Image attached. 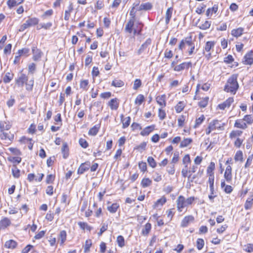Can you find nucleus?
<instances>
[{
  "label": "nucleus",
  "instance_id": "nucleus-1",
  "mask_svg": "<svg viewBox=\"0 0 253 253\" xmlns=\"http://www.w3.org/2000/svg\"><path fill=\"white\" fill-rule=\"evenodd\" d=\"M238 75H232L227 80L224 86V90L227 92H231L235 94L239 88L237 82Z\"/></svg>",
  "mask_w": 253,
  "mask_h": 253
},
{
  "label": "nucleus",
  "instance_id": "nucleus-2",
  "mask_svg": "<svg viewBox=\"0 0 253 253\" xmlns=\"http://www.w3.org/2000/svg\"><path fill=\"white\" fill-rule=\"evenodd\" d=\"M39 21V19L37 18H30L26 21L25 23H24L20 26L19 31L20 32H23L25 29H26L28 27L35 26L38 24Z\"/></svg>",
  "mask_w": 253,
  "mask_h": 253
},
{
  "label": "nucleus",
  "instance_id": "nucleus-3",
  "mask_svg": "<svg viewBox=\"0 0 253 253\" xmlns=\"http://www.w3.org/2000/svg\"><path fill=\"white\" fill-rule=\"evenodd\" d=\"M177 210L179 212H182L183 209L187 206L186 200L184 196H179L176 200Z\"/></svg>",
  "mask_w": 253,
  "mask_h": 253
},
{
  "label": "nucleus",
  "instance_id": "nucleus-4",
  "mask_svg": "<svg viewBox=\"0 0 253 253\" xmlns=\"http://www.w3.org/2000/svg\"><path fill=\"white\" fill-rule=\"evenodd\" d=\"M32 51L33 54V59L35 61L39 60L42 57L43 54V53L42 51L37 48L36 46H33L32 47Z\"/></svg>",
  "mask_w": 253,
  "mask_h": 253
},
{
  "label": "nucleus",
  "instance_id": "nucleus-5",
  "mask_svg": "<svg viewBox=\"0 0 253 253\" xmlns=\"http://www.w3.org/2000/svg\"><path fill=\"white\" fill-rule=\"evenodd\" d=\"M192 66V63L190 62H183L179 65H176L174 67V70L177 72H180L184 69H188Z\"/></svg>",
  "mask_w": 253,
  "mask_h": 253
},
{
  "label": "nucleus",
  "instance_id": "nucleus-6",
  "mask_svg": "<svg viewBox=\"0 0 253 253\" xmlns=\"http://www.w3.org/2000/svg\"><path fill=\"white\" fill-rule=\"evenodd\" d=\"M218 121L217 120H213L209 124L208 128L206 130V132L207 135L209 134L212 131L215 130Z\"/></svg>",
  "mask_w": 253,
  "mask_h": 253
},
{
  "label": "nucleus",
  "instance_id": "nucleus-7",
  "mask_svg": "<svg viewBox=\"0 0 253 253\" xmlns=\"http://www.w3.org/2000/svg\"><path fill=\"white\" fill-rule=\"evenodd\" d=\"M194 220V217L192 215L186 216L181 221V226L182 227H187Z\"/></svg>",
  "mask_w": 253,
  "mask_h": 253
},
{
  "label": "nucleus",
  "instance_id": "nucleus-8",
  "mask_svg": "<svg viewBox=\"0 0 253 253\" xmlns=\"http://www.w3.org/2000/svg\"><path fill=\"white\" fill-rule=\"evenodd\" d=\"M27 81L28 77L24 74H21L16 80V83L18 86H23Z\"/></svg>",
  "mask_w": 253,
  "mask_h": 253
},
{
  "label": "nucleus",
  "instance_id": "nucleus-9",
  "mask_svg": "<svg viewBox=\"0 0 253 253\" xmlns=\"http://www.w3.org/2000/svg\"><path fill=\"white\" fill-rule=\"evenodd\" d=\"M234 99L233 97H229L223 103L218 105L220 109L224 110L226 108H229L231 104L233 102Z\"/></svg>",
  "mask_w": 253,
  "mask_h": 253
},
{
  "label": "nucleus",
  "instance_id": "nucleus-10",
  "mask_svg": "<svg viewBox=\"0 0 253 253\" xmlns=\"http://www.w3.org/2000/svg\"><path fill=\"white\" fill-rule=\"evenodd\" d=\"M90 167V165L89 162L82 164L78 169V173L79 174L84 173L85 171L88 170Z\"/></svg>",
  "mask_w": 253,
  "mask_h": 253
},
{
  "label": "nucleus",
  "instance_id": "nucleus-11",
  "mask_svg": "<svg viewBox=\"0 0 253 253\" xmlns=\"http://www.w3.org/2000/svg\"><path fill=\"white\" fill-rule=\"evenodd\" d=\"M156 99L157 103L162 107L166 106V95L165 94L158 96Z\"/></svg>",
  "mask_w": 253,
  "mask_h": 253
},
{
  "label": "nucleus",
  "instance_id": "nucleus-12",
  "mask_svg": "<svg viewBox=\"0 0 253 253\" xmlns=\"http://www.w3.org/2000/svg\"><path fill=\"white\" fill-rule=\"evenodd\" d=\"M243 119L237 120L234 124V127L243 129H246L248 126L247 124L244 122Z\"/></svg>",
  "mask_w": 253,
  "mask_h": 253
},
{
  "label": "nucleus",
  "instance_id": "nucleus-13",
  "mask_svg": "<svg viewBox=\"0 0 253 253\" xmlns=\"http://www.w3.org/2000/svg\"><path fill=\"white\" fill-rule=\"evenodd\" d=\"M253 52L251 51L248 52L244 56L245 62L246 64L252 65L253 64Z\"/></svg>",
  "mask_w": 253,
  "mask_h": 253
},
{
  "label": "nucleus",
  "instance_id": "nucleus-14",
  "mask_svg": "<svg viewBox=\"0 0 253 253\" xmlns=\"http://www.w3.org/2000/svg\"><path fill=\"white\" fill-rule=\"evenodd\" d=\"M10 224V220L7 217H4L0 221V229H5Z\"/></svg>",
  "mask_w": 253,
  "mask_h": 253
},
{
  "label": "nucleus",
  "instance_id": "nucleus-15",
  "mask_svg": "<svg viewBox=\"0 0 253 253\" xmlns=\"http://www.w3.org/2000/svg\"><path fill=\"white\" fill-rule=\"evenodd\" d=\"M187 45H192L190 42V37H187L185 39L182 40L178 47L179 49L182 50Z\"/></svg>",
  "mask_w": 253,
  "mask_h": 253
},
{
  "label": "nucleus",
  "instance_id": "nucleus-16",
  "mask_svg": "<svg viewBox=\"0 0 253 253\" xmlns=\"http://www.w3.org/2000/svg\"><path fill=\"white\" fill-rule=\"evenodd\" d=\"M155 126L154 125L148 126L145 127L140 132L142 136L148 135L154 129Z\"/></svg>",
  "mask_w": 253,
  "mask_h": 253
},
{
  "label": "nucleus",
  "instance_id": "nucleus-17",
  "mask_svg": "<svg viewBox=\"0 0 253 253\" xmlns=\"http://www.w3.org/2000/svg\"><path fill=\"white\" fill-rule=\"evenodd\" d=\"M151 43V40L150 39H148L145 41V42L143 43L140 48L139 49L138 51V54H140L142 52H143L147 48V47L150 45Z\"/></svg>",
  "mask_w": 253,
  "mask_h": 253
},
{
  "label": "nucleus",
  "instance_id": "nucleus-18",
  "mask_svg": "<svg viewBox=\"0 0 253 253\" xmlns=\"http://www.w3.org/2000/svg\"><path fill=\"white\" fill-rule=\"evenodd\" d=\"M73 10V4L72 2H70L69 5L68 7V9L65 11L64 19L66 21L69 20L70 17V14Z\"/></svg>",
  "mask_w": 253,
  "mask_h": 253
},
{
  "label": "nucleus",
  "instance_id": "nucleus-19",
  "mask_svg": "<svg viewBox=\"0 0 253 253\" xmlns=\"http://www.w3.org/2000/svg\"><path fill=\"white\" fill-rule=\"evenodd\" d=\"M17 245L16 241L13 240H9L5 243L4 246L7 249H13L16 248Z\"/></svg>",
  "mask_w": 253,
  "mask_h": 253
},
{
  "label": "nucleus",
  "instance_id": "nucleus-20",
  "mask_svg": "<svg viewBox=\"0 0 253 253\" xmlns=\"http://www.w3.org/2000/svg\"><path fill=\"white\" fill-rule=\"evenodd\" d=\"M244 30V28L241 27L233 29L231 31V35L235 37H239L242 35Z\"/></svg>",
  "mask_w": 253,
  "mask_h": 253
},
{
  "label": "nucleus",
  "instance_id": "nucleus-21",
  "mask_svg": "<svg viewBox=\"0 0 253 253\" xmlns=\"http://www.w3.org/2000/svg\"><path fill=\"white\" fill-rule=\"evenodd\" d=\"M63 157L64 159H67L69 156V148L66 143H64L61 149Z\"/></svg>",
  "mask_w": 253,
  "mask_h": 253
},
{
  "label": "nucleus",
  "instance_id": "nucleus-22",
  "mask_svg": "<svg viewBox=\"0 0 253 253\" xmlns=\"http://www.w3.org/2000/svg\"><path fill=\"white\" fill-rule=\"evenodd\" d=\"M24 0H8L7 4L9 8H11L21 4L23 2Z\"/></svg>",
  "mask_w": 253,
  "mask_h": 253
},
{
  "label": "nucleus",
  "instance_id": "nucleus-23",
  "mask_svg": "<svg viewBox=\"0 0 253 253\" xmlns=\"http://www.w3.org/2000/svg\"><path fill=\"white\" fill-rule=\"evenodd\" d=\"M10 127L11 126L8 122L2 121H0V129L1 131L7 130L10 129Z\"/></svg>",
  "mask_w": 253,
  "mask_h": 253
},
{
  "label": "nucleus",
  "instance_id": "nucleus-24",
  "mask_svg": "<svg viewBox=\"0 0 253 253\" xmlns=\"http://www.w3.org/2000/svg\"><path fill=\"white\" fill-rule=\"evenodd\" d=\"M151 229V224L150 223H147L142 230V234L144 236H147L150 232Z\"/></svg>",
  "mask_w": 253,
  "mask_h": 253
},
{
  "label": "nucleus",
  "instance_id": "nucleus-25",
  "mask_svg": "<svg viewBox=\"0 0 253 253\" xmlns=\"http://www.w3.org/2000/svg\"><path fill=\"white\" fill-rule=\"evenodd\" d=\"M14 75L10 72H7L3 79V81L5 84H7L10 82L13 78Z\"/></svg>",
  "mask_w": 253,
  "mask_h": 253
},
{
  "label": "nucleus",
  "instance_id": "nucleus-26",
  "mask_svg": "<svg viewBox=\"0 0 253 253\" xmlns=\"http://www.w3.org/2000/svg\"><path fill=\"white\" fill-rule=\"evenodd\" d=\"M66 236L67 234L65 231L62 230L60 232L59 242H60V244L61 245H62L65 242L66 240Z\"/></svg>",
  "mask_w": 253,
  "mask_h": 253
},
{
  "label": "nucleus",
  "instance_id": "nucleus-27",
  "mask_svg": "<svg viewBox=\"0 0 253 253\" xmlns=\"http://www.w3.org/2000/svg\"><path fill=\"white\" fill-rule=\"evenodd\" d=\"M100 126L99 125H96L91 127L88 131V134L89 135H95L98 132Z\"/></svg>",
  "mask_w": 253,
  "mask_h": 253
},
{
  "label": "nucleus",
  "instance_id": "nucleus-28",
  "mask_svg": "<svg viewBox=\"0 0 253 253\" xmlns=\"http://www.w3.org/2000/svg\"><path fill=\"white\" fill-rule=\"evenodd\" d=\"M152 7L151 4L149 2L142 3L138 7V10H148L151 9Z\"/></svg>",
  "mask_w": 253,
  "mask_h": 253
},
{
  "label": "nucleus",
  "instance_id": "nucleus-29",
  "mask_svg": "<svg viewBox=\"0 0 253 253\" xmlns=\"http://www.w3.org/2000/svg\"><path fill=\"white\" fill-rule=\"evenodd\" d=\"M172 13V8L169 7L167 10V11L166 13V24H168L169 23L170 18L171 17Z\"/></svg>",
  "mask_w": 253,
  "mask_h": 253
},
{
  "label": "nucleus",
  "instance_id": "nucleus-30",
  "mask_svg": "<svg viewBox=\"0 0 253 253\" xmlns=\"http://www.w3.org/2000/svg\"><path fill=\"white\" fill-rule=\"evenodd\" d=\"M134 25V20L130 19L126 26V30L129 33H131L132 32V28Z\"/></svg>",
  "mask_w": 253,
  "mask_h": 253
},
{
  "label": "nucleus",
  "instance_id": "nucleus-31",
  "mask_svg": "<svg viewBox=\"0 0 253 253\" xmlns=\"http://www.w3.org/2000/svg\"><path fill=\"white\" fill-rule=\"evenodd\" d=\"M234 160L235 161H243V154L242 151H237L234 156Z\"/></svg>",
  "mask_w": 253,
  "mask_h": 253
},
{
  "label": "nucleus",
  "instance_id": "nucleus-32",
  "mask_svg": "<svg viewBox=\"0 0 253 253\" xmlns=\"http://www.w3.org/2000/svg\"><path fill=\"white\" fill-rule=\"evenodd\" d=\"M211 22L209 21H205L203 24H199L197 25V27L201 30H205L209 29L210 27Z\"/></svg>",
  "mask_w": 253,
  "mask_h": 253
},
{
  "label": "nucleus",
  "instance_id": "nucleus-33",
  "mask_svg": "<svg viewBox=\"0 0 253 253\" xmlns=\"http://www.w3.org/2000/svg\"><path fill=\"white\" fill-rule=\"evenodd\" d=\"M253 195H252L250 198H248L244 205V208L246 210L250 209L253 205Z\"/></svg>",
  "mask_w": 253,
  "mask_h": 253
},
{
  "label": "nucleus",
  "instance_id": "nucleus-34",
  "mask_svg": "<svg viewBox=\"0 0 253 253\" xmlns=\"http://www.w3.org/2000/svg\"><path fill=\"white\" fill-rule=\"evenodd\" d=\"M185 107V103L183 101H179L175 106V109L177 113H180L183 111Z\"/></svg>",
  "mask_w": 253,
  "mask_h": 253
},
{
  "label": "nucleus",
  "instance_id": "nucleus-35",
  "mask_svg": "<svg viewBox=\"0 0 253 253\" xmlns=\"http://www.w3.org/2000/svg\"><path fill=\"white\" fill-rule=\"evenodd\" d=\"M243 133V131L239 130H233L232 131L230 134H229V137L231 139L235 138L236 137L240 136L242 135Z\"/></svg>",
  "mask_w": 253,
  "mask_h": 253
},
{
  "label": "nucleus",
  "instance_id": "nucleus-36",
  "mask_svg": "<svg viewBox=\"0 0 253 253\" xmlns=\"http://www.w3.org/2000/svg\"><path fill=\"white\" fill-rule=\"evenodd\" d=\"M151 184L152 181L148 178H144L141 182V185L143 188L147 187Z\"/></svg>",
  "mask_w": 253,
  "mask_h": 253
},
{
  "label": "nucleus",
  "instance_id": "nucleus-37",
  "mask_svg": "<svg viewBox=\"0 0 253 253\" xmlns=\"http://www.w3.org/2000/svg\"><path fill=\"white\" fill-rule=\"evenodd\" d=\"M167 201V199L165 197H162L158 199L155 203V208H158L159 206H162Z\"/></svg>",
  "mask_w": 253,
  "mask_h": 253
},
{
  "label": "nucleus",
  "instance_id": "nucleus-38",
  "mask_svg": "<svg viewBox=\"0 0 253 253\" xmlns=\"http://www.w3.org/2000/svg\"><path fill=\"white\" fill-rule=\"evenodd\" d=\"M224 178L228 183H231L232 180V174L231 171H225Z\"/></svg>",
  "mask_w": 253,
  "mask_h": 253
},
{
  "label": "nucleus",
  "instance_id": "nucleus-39",
  "mask_svg": "<svg viewBox=\"0 0 253 253\" xmlns=\"http://www.w3.org/2000/svg\"><path fill=\"white\" fill-rule=\"evenodd\" d=\"M218 10V5L214 4L212 8H209L207 9L206 12V15L207 16H209L210 14H212V13H216Z\"/></svg>",
  "mask_w": 253,
  "mask_h": 253
},
{
  "label": "nucleus",
  "instance_id": "nucleus-40",
  "mask_svg": "<svg viewBox=\"0 0 253 253\" xmlns=\"http://www.w3.org/2000/svg\"><path fill=\"white\" fill-rule=\"evenodd\" d=\"M215 43L214 42L209 41L207 42L206 43V45L204 47V51L207 52H209L212 47H213L214 46Z\"/></svg>",
  "mask_w": 253,
  "mask_h": 253
},
{
  "label": "nucleus",
  "instance_id": "nucleus-41",
  "mask_svg": "<svg viewBox=\"0 0 253 253\" xmlns=\"http://www.w3.org/2000/svg\"><path fill=\"white\" fill-rule=\"evenodd\" d=\"M192 141V139L191 138H185L184 140H183L180 145V147L183 148V147H187L189 144H190Z\"/></svg>",
  "mask_w": 253,
  "mask_h": 253
},
{
  "label": "nucleus",
  "instance_id": "nucleus-42",
  "mask_svg": "<svg viewBox=\"0 0 253 253\" xmlns=\"http://www.w3.org/2000/svg\"><path fill=\"white\" fill-rule=\"evenodd\" d=\"M209 98L206 97L202 99V100L199 102V106L201 108H205L207 106Z\"/></svg>",
  "mask_w": 253,
  "mask_h": 253
},
{
  "label": "nucleus",
  "instance_id": "nucleus-43",
  "mask_svg": "<svg viewBox=\"0 0 253 253\" xmlns=\"http://www.w3.org/2000/svg\"><path fill=\"white\" fill-rule=\"evenodd\" d=\"M78 225H79L80 227L83 230L86 229L87 230L90 231L92 228L91 226H89L86 223L84 222H79L78 223Z\"/></svg>",
  "mask_w": 253,
  "mask_h": 253
},
{
  "label": "nucleus",
  "instance_id": "nucleus-44",
  "mask_svg": "<svg viewBox=\"0 0 253 253\" xmlns=\"http://www.w3.org/2000/svg\"><path fill=\"white\" fill-rule=\"evenodd\" d=\"M215 169V164L214 162H211L207 168V173L209 174V175L210 174H214L213 171Z\"/></svg>",
  "mask_w": 253,
  "mask_h": 253
},
{
  "label": "nucleus",
  "instance_id": "nucleus-45",
  "mask_svg": "<svg viewBox=\"0 0 253 253\" xmlns=\"http://www.w3.org/2000/svg\"><path fill=\"white\" fill-rule=\"evenodd\" d=\"M2 132L0 134V138L1 139H4L6 140L8 139L10 141H11L12 139H13V135H9L6 132H4L3 131H2Z\"/></svg>",
  "mask_w": 253,
  "mask_h": 253
},
{
  "label": "nucleus",
  "instance_id": "nucleus-46",
  "mask_svg": "<svg viewBox=\"0 0 253 253\" xmlns=\"http://www.w3.org/2000/svg\"><path fill=\"white\" fill-rule=\"evenodd\" d=\"M243 120L249 125H251L253 123V116L251 115H246L244 116Z\"/></svg>",
  "mask_w": 253,
  "mask_h": 253
},
{
  "label": "nucleus",
  "instance_id": "nucleus-47",
  "mask_svg": "<svg viewBox=\"0 0 253 253\" xmlns=\"http://www.w3.org/2000/svg\"><path fill=\"white\" fill-rule=\"evenodd\" d=\"M122 122L123 123V127L124 128H126L128 127L130 124V117H127L126 118L123 119H122Z\"/></svg>",
  "mask_w": 253,
  "mask_h": 253
},
{
  "label": "nucleus",
  "instance_id": "nucleus-48",
  "mask_svg": "<svg viewBox=\"0 0 253 253\" xmlns=\"http://www.w3.org/2000/svg\"><path fill=\"white\" fill-rule=\"evenodd\" d=\"M124 85V83L120 80H114L112 82V85L115 87H122Z\"/></svg>",
  "mask_w": 253,
  "mask_h": 253
},
{
  "label": "nucleus",
  "instance_id": "nucleus-49",
  "mask_svg": "<svg viewBox=\"0 0 253 253\" xmlns=\"http://www.w3.org/2000/svg\"><path fill=\"white\" fill-rule=\"evenodd\" d=\"M26 89L28 91H31L34 85V79H32L26 82Z\"/></svg>",
  "mask_w": 253,
  "mask_h": 253
},
{
  "label": "nucleus",
  "instance_id": "nucleus-50",
  "mask_svg": "<svg viewBox=\"0 0 253 253\" xmlns=\"http://www.w3.org/2000/svg\"><path fill=\"white\" fill-rule=\"evenodd\" d=\"M147 162L149 165L153 168L156 167V162L152 157H148L147 158Z\"/></svg>",
  "mask_w": 253,
  "mask_h": 253
},
{
  "label": "nucleus",
  "instance_id": "nucleus-51",
  "mask_svg": "<svg viewBox=\"0 0 253 253\" xmlns=\"http://www.w3.org/2000/svg\"><path fill=\"white\" fill-rule=\"evenodd\" d=\"M144 97L142 94H139L135 100V103L139 105H141L144 101Z\"/></svg>",
  "mask_w": 253,
  "mask_h": 253
},
{
  "label": "nucleus",
  "instance_id": "nucleus-52",
  "mask_svg": "<svg viewBox=\"0 0 253 253\" xmlns=\"http://www.w3.org/2000/svg\"><path fill=\"white\" fill-rule=\"evenodd\" d=\"M119 101L115 98V99H112V110H116L119 106Z\"/></svg>",
  "mask_w": 253,
  "mask_h": 253
},
{
  "label": "nucleus",
  "instance_id": "nucleus-53",
  "mask_svg": "<svg viewBox=\"0 0 253 253\" xmlns=\"http://www.w3.org/2000/svg\"><path fill=\"white\" fill-rule=\"evenodd\" d=\"M190 37V42H191V45H192H192H187V46L189 47V49H188L189 55H191L194 52L195 44L192 42V37Z\"/></svg>",
  "mask_w": 253,
  "mask_h": 253
},
{
  "label": "nucleus",
  "instance_id": "nucleus-54",
  "mask_svg": "<svg viewBox=\"0 0 253 253\" xmlns=\"http://www.w3.org/2000/svg\"><path fill=\"white\" fill-rule=\"evenodd\" d=\"M92 245V242L90 240H87L85 241L84 245V252L85 253L88 252L89 251L90 248Z\"/></svg>",
  "mask_w": 253,
  "mask_h": 253
},
{
  "label": "nucleus",
  "instance_id": "nucleus-55",
  "mask_svg": "<svg viewBox=\"0 0 253 253\" xmlns=\"http://www.w3.org/2000/svg\"><path fill=\"white\" fill-rule=\"evenodd\" d=\"M117 242L119 247H123L125 245L124 238L122 236H119L117 239Z\"/></svg>",
  "mask_w": 253,
  "mask_h": 253
},
{
  "label": "nucleus",
  "instance_id": "nucleus-56",
  "mask_svg": "<svg viewBox=\"0 0 253 253\" xmlns=\"http://www.w3.org/2000/svg\"><path fill=\"white\" fill-rule=\"evenodd\" d=\"M253 160V154H252L251 155L249 156V157L247 160L246 163L244 167L245 168H249L251 165V164L252 163Z\"/></svg>",
  "mask_w": 253,
  "mask_h": 253
},
{
  "label": "nucleus",
  "instance_id": "nucleus-57",
  "mask_svg": "<svg viewBox=\"0 0 253 253\" xmlns=\"http://www.w3.org/2000/svg\"><path fill=\"white\" fill-rule=\"evenodd\" d=\"M158 116L161 120H163L166 117V113L162 108L159 109Z\"/></svg>",
  "mask_w": 253,
  "mask_h": 253
},
{
  "label": "nucleus",
  "instance_id": "nucleus-58",
  "mask_svg": "<svg viewBox=\"0 0 253 253\" xmlns=\"http://www.w3.org/2000/svg\"><path fill=\"white\" fill-rule=\"evenodd\" d=\"M204 120H205V117L203 115L201 116L199 118H197L196 120L195 125L194 127L195 128L197 127L198 126H199L202 123V122L204 121Z\"/></svg>",
  "mask_w": 253,
  "mask_h": 253
},
{
  "label": "nucleus",
  "instance_id": "nucleus-59",
  "mask_svg": "<svg viewBox=\"0 0 253 253\" xmlns=\"http://www.w3.org/2000/svg\"><path fill=\"white\" fill-rule=\"evenodd\" d=\"M197 248L199 250H201L204 245V241L202 239L199 238L197 239Z\"/></svg>",
  "mask_w": 253,
  "mask_h": 253
},
{
  "label": "nucleus",
  "instance_id": "nucleus-60",
  "mask_svg": "<svg viewBox=\"0 0 253 253\" xmlns=\"http://www.w3.org/2000/svg\"><path fill=\"white\" fill-rule=\"evenodd\" d=\"M12 173L15 178H18L20 176V170L16 167L12 169Z\"/></svg>",
  "mask_w": 253,
  "mask_h": 253
},
{
  "label": "nucleus",
  "instance_id": "nucleus-61",
  "mask_svg": "<svg viewBox=\"0 0 253 253\" xmlns=\"http://www.w3.org/2000/svg\"><path fill=\"white\" fill-rule=\"evenodd\" d=\"M141 85V81L139 79H136L134 81L133 88L137 90Z\"/></svg>",
  "mask_w": 253,
  "mask_h": 253
},
{
  "label": "nucleus",
  "instance_id": "nucleus-62",
  "mask_svg": "<svg viewBox=\"0 0 253 253\" xmlns=\"http://www.w3.org/2000/svg\"><path fill=\"white\" fill-rule=\"evenodd\" d=\"M138 167L141 171L143 172L147 170V165L145 162H141L139 163Z\"/></svg>",
  "mask_w": 253,
  "mask_h": 253
},
{
  "label": "nucleus",
  "instance_id": "nucleus-63",
  "mask_svg": "<svg viewBox=\"0 0 253 253\" xmlns=\"http://www.w3.org/2000/svg\"><path fill=\"white\" fill-rule=\"evenodd\" d=\"M88 84V82L87 80L81 81L80 83V87L83 89L86 90Z\"/></svg>",
  "mask_w": 253,
  "mask_h": 253
},
{
  "label": "nucleus",
  "instance_id": "nucleus-64",
  "mask_svg": "<svg viewBox=\"0 0 253 253\" xmlns=\"http://www.w3.org/2000/svg\"><path fill=\"white\" fill-rule=\"evenodd\" d=\"M30 51V49L28 48H24L18 51V54L21 56L23 54H27Z\"/></svg>",
  "mask_w": 253,
  "mask_h": 253
}]
</instances>
